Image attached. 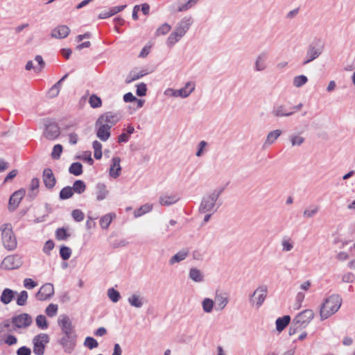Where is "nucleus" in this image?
Wrapping results in <instances>:
<instances>
[{
  "label": "nucleus",
  "mask_w": 355,
  "mask_h": 355,
  "mask_svg": "<svg viewBox=\"0 0 355 355\" xmlns=\"http://www.w3.org/2000/svg\"><path fill=\"white\" fill-rule=\"evenodd\" d=\"M224 191V188H218L205 196L200 202L198 211L200 213H215L220 207L221 202H218V198Z\"/></svg>",
  "instance_id": "nucleus-1"
},
{
  "label": "nucleus",
  "mask_w": 355,
  "mask_h": 355,
  "mask_svg": "<svg viewBox=\"0 0 355 355\" xmlns=\"http://www.w3.org/2000/svg\"><path fill=\"white\" fill-rule=\"evenodd\" d=\"M342 304V299L338 295H332L327 297L322 304L320 310L321 320H325L336 313Z\"/></svg>",
  "instance_id": "nucleus-2"
},
{
  "label": "nucleus",
  "mask_w": 355,
  "mask_h": 355,
  "mask_svg": "<svg viewBox=\"0 0 355 355\" xmlns=\"http://www.w3.org/2000/svg\"><path fill=\"white\" fill-rule=\"evenodd\" d=\"M324 48V44L321 39H314L308 46L306 56L302 62V65H306L317 59L322 53Z\"/></svg>",
  "instance_id": "nucleus-3"
},
{
  "label": "nucleus",
  "mask_w": 355,
  "mask_h": 355,
  "mask_svg": "<svg viewBox=\"0 0 355 355\" xmlns=\"http://www.w3.org/2000/svg\"><path fill=\"white\" fill-rule=\"evenodd\" d=\"M2 243L8 250H13L17 248V239L14 234L10 223H6L1 226Z\"/></svg>",
  "instance_id": "nucleus-4"
},
{
  "label": "nucleus",
  "mask_w": 355,
  "mask_h": 355,
  "mask_svg": "<svg viewBox=\"0 0 355 355\" xmlns=\"http://www.w3.org/2000/svg\"><path fill=\"white\" fill-rule=\"evenodd\" d=\"M195 83L193 82H188L184 87L180 89H174L168 88L164 91V95L173 97H188L195 89Z\"/></svg>",
  "instance_id": "nucleus-5"
},
{
  "label": "nucleus",
  "mask_w": 355,
  "mask_h": 355,
  "mask_svg": "<svg viewBox=\"0 0 355 355\" xmlns=\"http://www.w3.org/2000/svg\"><path fill=\"white\" fill-rule=\"evenodd\" d=\"M123 118V115L121 112H107L101 114L98 120V123H103L107 125L110 128L116 124Z\"/></svg>",
  "instance_id": "nucleus-6"
},
{
  "label": "nucleus",
  "mask_w": 355,
  "mask_h": 355,
  "mask_svg": "<svg viewBox=\"0 0 355 355\" xmlns=\"http://www.w3.org/2000/svg\"><path fill=\"white\" fill-rule=\"evenodd\" d=\"M268 290L265 286L258 287L250 296V303L259 309L263 303L267 296Z\"/></svg>",
  "instance_id": "nucleus-7"
},
{
  "label": "nucleus",
  "mask_w": 355,
  "mask_h": 355,
  "mask_svg": "<svg viewBox=\"0 0 355 355\" xmlns=\"http://www.w3.org/2000/svg\"><path fill=\"white\" fill-rule=\"evenodd\" d=\"M314 313L311 309H306L298 313L293 320L296 328H304L312 320Z\"/></svg>",
  "instance_id": "nucleus-8"
},
{
  "label": "nucleus",
  "mask_w": 355,
  "mask_h": 355,
  "mask_svg": "<svg viewBox=\"0 0 355 355\" xmlns=\"http://www.w3.org/2000/svg\"><path fill=\"white\" fill-rule=\"evenodd\" d=\"M49 342V337L46 334H40L33 338V352L36 355H43L45 345Z\"/></svg>",
  "instance_id": "nucleus-9"
},
{
  "label": "nucleus",
  "mask_w": 355,
  "mask_h": 355,
  "mask_svg": "<svg viewBox=\"0 0 355 355\" xmlns=\"http://www.w3.org/2000/svg\"><path fill=\"white\" fill-rule=\"evenodd\" d=\"M11 322L16 329H26L32 324L33 319L28 313H23L13 316Z\"/></svg>",
  "instance_id": "nucleus-10"
},
{
  "label": "nucleus",
  "mask_w": 355,
  "mask_h": 355,
  "mask_svg": "<svg viewBox=\"0 0 355 355\" xmlns=\"http://www.w3.org/2000/svg\"><path fill=\"white\" fill-rule=\"evenodd\" d=\"M58 323L64 336L76 335L72 322L67 315H60L58 319Z\"/></svg>",
  "instance_id": "nucleus-11"
},
{
  "label": "nucleus",
  "mask_w": 355,
  "mask_h": 355,
  "mask_svg": "<svg viewBox=\"0 0 355 355\" xmlns=\"http://www.w3.org/2000/svg\"><path fill=\"white\" fill-rule=\"evenodd\" d=\"M76 335L63 336L59 340V343L62 346L64 351L67 354H71L76 345Z\"/></svg>",
  "instance_id": "nucleus-12"
},
{
  "label": "nucleus",
  "mask_w": 355,
  "mask_h": 355,
  "mask_svg": "<svg viewBox=\"0 0 355 355\" xmlns=\"http://www.w3.org/2000/svg\"><path fill=\"white\" fill-rule=\"evenodd\" d=\"M53 294V285L51 283H46L42 286L38 292L35 294V297L40 301H44L50 299Z\"/></svg>",
  "instance_id": "nucleus-13"
},
{
  "label": "nucleus",
  "mask_w": 355,
  "mask_h": 355,
  "mask_svg": "<svg viewBox=\"0 0 355 355\" xmlns=\"http://www.w3.org/2000/svg\"><path fill=\"white\" fill-rule=\"evenodd\" d=\"M25 189H21L18 191H15L9 199L8 202V210L10 211H15L19 206L21 200L25 196Z\"/></svg>",
  "instance_id": "nucleus-14"
},
{
  "label": "nucleus",
  "mask_w": 355,
  "mask_h": 355,
  "mask_svg": "<svg viewBox=\"0 0 355 355\" xmlns=\"http://www.w3.org/2000/svg\"><path fill=\"white\" fill-rule=\"evenodd\" d=\"M268 53L265 51L260 53L256 58L254 64V71L260 72L268 68Z\"/></svg>",
  "instance_id": "nucleus-15"
},
{
  "label": "nucleus",
  "mask_w": 355,
  "mask_h": 355,
  "mask_svg": "<svg viewBox=\"0 0 355 355\" xmlns=\"http://www.w3.org/2000/svg\"><path fill=\"white\" fill-rule=\"evenodd\" d=\"M60 128L54 122H50L46 124L44 136L49 140H54L60 135Z\"/></svg>",
  "instance_id": "nucleus-16"
},
{
  "label": "nucleus",
  "mask_w": 355,
  "mask_h": 355,
  "mask_svg": "<svg viewBox=\"0 0 355 355\" xmlns=\"http://www.w3.org/2000/svg\"><path fill=\"white\" fill-rule=\"evenodd\" d=\"M271 113L274 116L279 118L291 116L295 112L291 111L290 108L284 104H276L273 106Z\"/></svg>",
  "instance_id": "nucleus-17"
},
{
  "label": "nucleus",
  "mask_w": 355,
  "mask_h": 355,
  "mask_svg": "<svg viewBox=\"0 0 355 355\" xmlns=\"http://www.w3.org/2000/svg\"><path fill=\"white\" fill-rule=\"evenodd\" d=\"M96 136L103 141H106L110 137V129L108 125L103 123H98L96 121Z\"/></svg>",
  "instance_id": "nucleus-18"
},
{
  "label": "nucleus",
  "mask_w": 355,
  "mask_h": 355,
  "mask_svg": "<svg viewBox=\"0 0 355 355\" xmlns=\"http://www.w3.org/2000/svg\"><path fill=\"white\" fill-rule=\"evenodd\" d=\"M193 23V17L191 16H186L178 23L175 30L184 35Z\"/></svg>",
  "instance_id": "nucleus-19"
},
{
  "label": "nucleus",
  "mask_w": 355,
  "mask_h": 355,
  "mask_svg": "<svg viewBox=\"0 0 355 355\" xmlns=\"http://www.w3.org/2000/svg\"><path fill=\"white\" fill-rule=\"evenodd\" d=\"M148 73H149V71L146 69H142L140 70H138L137 69H134L129 72L125 82L126 84H129L133 81H135L144 77Z\"/></svg>",
  "instance_id": "nucleus-20"
},
{
  "label": "nucleus",
  "mask_w": 355,
  "mask_h": 355,
  "mask_svg": "<svg viewBox=\"0 0 355 355\" xmlns=\"http://www.w3.org/2000/svg\"><path fill=\"white\" fill-rule=\"evenodd\" d=\"M43 182L48 189L54 187L56 180L51 168H46L43 171Z\"/></svg>",
  "instance_id": "nucleus-21"
},
{
  "label": "nucleus",
  "mask_w": 355,
  "mask_h": 355,
  "mask_svg": "<svg viewBox=\"0 0 355 355\" xmlns=\"http://www.w3.org/2000/svg\"><path fill=\"white\" fill-rule=\"evenodd\" d=\"M70 33L69 28L66 25H60L52 30L51 37L56 39L67 37Z\"/></svg>",
  "instance_id": "nucleus-22"
},
{
  "label": "nucleus",
  "mask_w": 355,
  "mask_h": 355,
  "mask_svg": "<svg viewBox=\"0 0 355 355\" xmlns=\"http://www.w3.org/2000/svg\"><path fill=\"white\" fill-rule=\"evenodd\" d=\"M121 159L119 157H114L112 159V164L110 168V175L114 178H118L121 171L120 165Z\"/></svg>",
  "instance_id": "nucleus-23"
},
{
  "label": "nucleus",
  "mask_w": 355,
  "mask_h": 355,
  "mask_svg": "<svg viewBox=\"0 0 355 355\" xmlns=\"http://www.w3.org/2000/svg\"><path fill=\"white\" fill-rule=\"evenodd\" d=\"M180 200L178 194L163 195L159 197V202L161 205L170 206L176 203Z\"/></svg>",
  "instance_id": "nucleus-24"
},
{
  "label": "nucleus",
  "mask_w": 355,
  "mask_h": 355,
  "mask_svg": "<svg viewBox=\"0 0 355 355\" xmlns=\"http://www.w3.org/2000/svg\"><path fill=\"white\" fill-rule=\"evenodd\" d=\"M229 300L225 293H216L215 296L214 302L216 305V309L218 311H221L225 309V307L228 304Z\"/></svg>",
  "instance_id": "nucleus-25"
},
{
  "label": "nucleus",
  "mask_w": 355,
  "mask_h": 355,
  "mask_svg": "<svg viewBox=\"0 0 355 355\" xmlns=\"http://www.w3.org/2000/svg\"><path fill=\"white\" fill-rule=\"evenodd\" d=\"M198 0H178V11H186L194 6Z\"/></svg>",
  "instance_id": "nucleus-26"
},
{
  "label": "nucleus",
  "mask_w": 355,
  "mask_h": 355,
  "mask_svg": "<svg viewBox=\"0 0 355 355\" xmlns=\"http://www.w3.org/2000/svg\"><path fill=\"white\" fill-rule=\"evenodd\" d=\"M16 258L14 256H8L3 260L1 267L6 270L17 268L19 265L15 263Z\"/></svg>",
  "instance_id": "nucleus-27"
},
{
  "label": "nucleus",
  "mask_w": 355,
  "mask_h": 355,
  "mask_svg": "<svg viewBox=\"0 0 355 355\" xmlns=\"http://www.w3.org/2000/svg\"><path fill=\"white\" fill-rule=\"evenodd\" d=\"M17 292L10 289L5 288L1 295V302L4 304H8L14 298Z\"/></svg>",
  "instance_id": "nucleus-28"
},
{
  "label": "nucleus",
  "mask_w": 355,
  "mask_h": 355,
  "mask_svg": "<svg viewBox=\"0 0 355 355\" xmlns=\"http://www.w3.org/2000/svg\"><path fill=\"white\" fill-rule=\"evenodd\" d=\"M183 36L184 35L182 33L175 29V31H173L168 37L166 40V45L171 48L174 46L175 44L179 42Z\"/></svg>",
  "instance_id": "nucleus-29"
},
{
  "label": "nucleus",
  "mask_w": 355,
  "mask_h": 355,
  "mask_svg": "<svg viewBox=\"0 0 355 355\" xmlns=\"http://www.w3.org/2000/svg\"><path fill=\"white\" fill-rule=\"evenodd\" d=\"M189 254L187 250H182L177 252L169 259V264L173 265L175 263H179L184 260Z\"/></svg>",
  "instance_id": "nucleus-30"
},
{
  "label": "nucleus",
  "mask_w": 355,
  "mask_h": 355,
  "mask_svg": "<svg viewBox=\"0 0 355 355\" xmlns=\"http://www.w3.org/2000/svg\"><path fill=\"white\" fill-rule=\"evenodd\" d=\"M282 133V130L278 129L270 131L267 135L264 146H270L272 144L279 138Z\"/></svg>",
  "instance_id": "nucleus-31"
},
{
  "label": "nucleus",
  "mask_w": 355,
  "mask_h": 355,
  "mask_svg": "<svg viewBox=\"0 0 355 355\" xmlns=\"http://www.w3.org/2000/svg\"><path fill=\"white\" fill-rule=\"evenodd\" d=\"M96 200L98 201H101V200H104L108 194V191L106 189V186L103 183H98L96 185Z\"/></svg>",
  "instance_id": "nucleus-32"
},
{
  "label": "nucleus",
  "mask_w": 355,
  "mask_h": 355,
  "mask_svg": "<svg viewBox=\"0 0 355 355\" xmlns=\"http://www.w3.org/2000/svg\"><path fill=\"white\" fill-rule=\"evenodd\" d=\"M291 321V317L289 315H284L281 318H278L276 320V329L278 331H283Z\"/></svg>",
  "instance_id": "nucleus-33"
},
{
  "label": "nucleus",
  "mask_w": 355,
  "mask_h": 355,
  "mask_svg": "<svg viewBox=\"0 0 355 355\" xmlns=\"http://www.w3.org/2000/svg\"><path fill=\"white\" fill-rule=\"evenodd\" d=\"M189 277L195 282H201L203 281L204 277L199 269L192 268L189 270Z\"/></svg>",
  "instance_id": "nucleus-34"
},
{
  "label": "nucleus",
  "mask_w": 355,
  "mask_h": 355,
  "mask_svg": "<svg viewBox=\"0 0 355 355\" xmlns=\"http://www.w3.org/2000/svg\"><path fill=\"white\" fill-rule=\"evenodd\" d=\"M115 217V214H107L104 215L100 218V225L103 229H107L113 219Z\"/></svg>",
  "instance_id": "nucleus-35"
},
{
  "label": "nucleus",
  "mask_w": 355,
  "mask_h": 355,
  "mask_svg": "<svg viewBox=\"0 0 355 355\" xmlns=\"http://www.w3.org/2000/svg\"><path fill=\"white\" fill-rule=\"evenodd\" d=\"M128 301L132 306L136 308H141L144 304L142 298H141L137 294H133L131 296H130L128 299Z\"/></svg>",
  "instance_id": "nucleus-36"
},
{
  "label": "nucleus",
  "mask_w": 355,
  "mask_h": 355,
  "mask_svg": "<svg viewBox=\"0 0 355 355\" xmlns=\"http://www.w3.org/2000/svg\"><path fill=\"white\" fill-rule=\"evenodd\" d=\"M153 209V205L145 204L139 207V209L134 211V216L135 218L140 217L144 214L150 212Z\"/></svg>",
  "instance_id": "nucleus-37"
},
{
  "label": "nucleus",
  "mask_w": 355,
  "mask_h": 355,
  "mask_svg": "<svg viewBox=\"0 0 355 355\" xmlns=\"http://www.w3.org/2000/svg\"><path fill=\"white\" fill-rule=\"evenodd\" d=\"M289 140L292 146H300L304 144L305 139L297 134H291L289 135Z\"/></svg>",
  "instance_id": "nucleus-38"
},
{
  "label": "nucleus",
  "mask_w": 355,
  "mask_h": 355,
  "mask_svg": "<svg viewBox=\"0 0 355 355\" xmlns=\"http://www.w3.org/2000/svg\"><path fill=\"white\" fill-rule=\"evenodd\" d=\"M69 172L74 175H80L83 173V165L80 162H74L71 164Z\"/></svg>",
  "instance_id": "nucleus-39"
},
{
  "label": "nucleus",
  "mask_w": 355,
  "mask_h": 355,
  "mask_svg": "<svg viewBox=\"0 0 355 355\" xmlns=\"http://www.w3.org/2000/svg\"><path fill=\"white\" fill-rule=\"evenodd\" d=\"M214 302L208 297L205 298L202 302V309L205 313H211L214 309Z\"/></svg>",
  "instance_id": "nucleus-40"
},
{
  "label": "nucleus",
  "mask_w": 355,
  "mask_h": 355,
  "mask_svg": "<svg viewBox=\"0 0 355 355\" xmlns=\"http://www.w3.org/2000/svg\"><path fill=\"white\" fill-rule=\"evenodd\" d=\"M283 252H289L293 250L294 242L291 238L284 237L282 241Z\"/></svg>",
  "instance_id": "nucleus-41"
},
{
  "label": "nucleus",
  "mask_w": 355,
  "mask_h": 355,
  "mask_svg": "<svg viewBox=\"0 0 355 355\" xmlns=\"http://www.w3.org/2000/svg\"><path fill=\"white\" fill-rule=\"evenodd\" d=\"M71 188L73 189V192L80 194L85 191L86 184L83 180H78L74 182L73 187Z\"/></svg>",
  "instance_id": "nucleus-42"
},
{
  "label": "nucleus",
  "mask_w": 355,
  "mask_h": 355,
  "mask_svg": "<svg viewBox=\"0 0 355 355\" xmlns=\"http://www.w3.org/2000/svg\"><path fill=\"white\" fill-rule=\"evenodd\" d=\"M308 82V78L304 75L294 77L293 84L295 87H301Z\"/></svg>",
  "instance_id": "nucleus-43"
},
{
  "label": "nucleus",
  "mask_w": 355,
  "mask_h": 355,
  "mask_svg": "<svg viewBox=\"0 0 355 355\" xmlns=\"http://www.w3.org/2000/svg\"><path fill=\"white\" fill-rule=\"evenodd\" d=\"M73 189L71 187H65L60 192V198L61 200H67L73 195Z\"/></svg>",
  "instance_id": "nucleus-44"
},
{
  "label": "nucleus",
  "mask_w": 355,
  "mask_h": 355,
  "mask_svg": "<svg viewBox=\"0 0 355 355\" xmlns=\"http://www.w3.org/2000/svg\"><path fill=\"white\" fill-rule=\"evenodd\" d=\"M36 325L40 329H46L48 328V322L46 318L43 315H38L35 319Z\"/></svg>",
  "instance_id": "nucleus-45"
},
{
  "label": "nucleus",
  "mask_w": 355,
  "mask_h": 355,
  "mask_svg": "<svg viewBox=\"0 0 355 355\" xmlns=\"http://www.w3.org/2000/svg\"><path fill=\"white\" fill-rule=\"evenodd\" d=\"M318 211L319 207L317 205H313L304 211L303 216L305 218H311L314 216Z\"/></svg>",
  "instance_id": "nucleus-46"
},
{
  "label": "nucleus",
  "mask_w": 355,
  "mask_h": 355,
  "mask_svg": "<svg viewBox=\"0 0 355 355\" xmlns=\"http://www.w3.org/2000/svg\"><path fill=\"white\" fill-rule=\"evenodd\" d=\"M84 346L89 349H92L98 346V343L93 337L87 336L85 340Z\"/></svg>",
  "instance_id": "nucleus-47"
},
{
  "label": "nucleus",
  "mask_w": 355,
  "mask_h": 355,
  "mask_svg": "<svg viewBox=\"0 0 355 355\" xmlns=\"http://www.w3.org/2000/svg\"><path fill=\"white\" fill-rule=\"evenodd\" d=\"M107 296L113 302L115 303L117 302L121 298L119 292L113 288H110L107 290Z\"/></svg>",
  "instance_id": "nucleus-48"
},
{
  "label": "nucleus",
  "mask_w": 355,
  "mask_h": 355,
  "mask_svg": "<svg viewBox=\"0 0 355 355\" xmlns=\"http://www.w3.org/2000/svg\"><path fill=\"white\" fill-rule=\"evenodd\" d=\"M72 251L70 248L62 245L60 249V255L63 260H68L71 255Z\"/></svg>",
  "instance_id": "nucleus-49"
},
{
  "label": "nucleus",
  "mask_w": 355,
  "mask_h": 355,
  "mask_svg": "<svg viewBox=\"0 0 355 355\" xmlns=\"http://www.w3.org/2000/svg\"><path fill=\"white\" fill-rule=\"evenodd\" d=\"M89 105L93 108L100 107L102 105L101 99L95 94H92L89 99Z\"/></svg>",
  "instance_id": "nucleus-50"
},
{
  "label": "nucleus",
  "mask_w": 355,
  "mask_h": 355,
  "mask_svg": "<svg viewBox=\"0 0 355 355\" xmlns=\"http://www.w3.org/2000/svg\"><path fill=\"white\" fill-rule=\"evenodd\" d=\"M171 28V27L168 24L164 23L157 29L155 35L157 36L164 35L170 31Z\"/></svg>",
  "instance_id": "nucleus-51"
},
{
  "label": "nucleus",
  "mask_w": 355,
  "mask_h": 355,
  "mask_svg": "<svg viewBox=\"0 0 355 355\" xmlns=\"http://www.w3.org/2000/svg\"><path fill=\"white\" fill-rule=\"evenodd\" d=\"M69 236V234L63 227L58 228L55 231V237L59 241L66 240Z\"/></svg>",
  "instance_id": "nucleus-52"
},
{
  "label": "nucleus",
  "mask_w": 355,
  "mask_h": 355,
  "mask_svg": "<svg viewBox=\"0 0 355 355\" xmlns=\"http://www.w3.org/2000/svg\"><path fill=\"white\" fill-rule=\"evenodd\" d=\"M28 293L26 291H22L17 296V304L19 306H24L28 300Z\"/></svg>",
  "instance_id": "nucleus-53"
},
{
  "label": "nucleus",
  "mask_w": 355,
  "mask_h": 355,
  "mask_svg": "<svg viewBox=\"0 0 355 355\" xmlns=\"http://www.w3.org/2000/svg\"><path fill=\"white\" fill-rule=\"evenodd\" d=\"M39 185V179L37 178H33L30 184V189L31 190V191L28 194L31 197L34 198L35 196L36 193L34 192V191L38 189Z\"/></svg>",
  "instance_id": "nucleus-54"
},
{
  "label": "nucleus",
  "mask_w": 355,
  "mask_h": 355,
  "mask_svg": "<svg viewBox=\"0 0 355 355\" xmlns=\"http://www.w3.org/2000/svg\"><path fill=\"white\" fill-rule=\"evenodd\" d=\"M62 146L60 144H56L53 146L51 157L53 159H58L60 157V155L62 152Z\"/></svg>",
  "instance_id": "nucleus-55"
},
{
  "label": "nucleus",
  "mask_w": 355,
  "mask_h": 355,
  "mask_svg": "<svg viewBox=\"0 0 355 355\" xmlns=\"http://www.w3.org/2000/svg\"><path fill=\"white\" fill-rule=\"evenodd\" d=\"M58 305L54 304H50L45 310L46 314L49 317H53L57 314Z\"/></svg>",
  "instance_id": "nucleus-56"
},
{
  "label": "nucleus",
  "mask_w": 355,
  "mask_h": 355,
  "mask_svg": "<svg viewBox=\"0 0 355 355\" xmlns=\"http://www.w3.org/2000/svg\"><path fill=\"white\" fill-rule=\"evenodd\" d=\"M3 341L5 344L11 346L17 343V338L13 335L8 334L3 336Z\"/></svg>",
  "instance_id": "nucleus-57"
},
{
  "label": "nucleus",
  "mask_w": 355,
  "mask_h": 355,
  "mask_svg": "<svg viewBox=\"0 0 355 355\" xmlns=\"http://www.w3.org/2000/svg\"><path fill=\"white\" fill-rule=\"evenodd\" d=\"M35 60L37 62L38 64V67H36L35 68V71L36 72H40L43 70V69L45 67V62L43 60V58L40 55H37L35 57Z\"/></svg>",
  "instance_id": "nucleus-58"
},
{
  "label": "nucleus",
  "mask_w": 355,
  "mask_h": 355,
  "mask_svg": "<svg viewBox=\"0 0 355 355\" xmlns=\"http://www.w3.org/2000/svg\"><path fill=\"white\" fill-rule=\"evenodd\" d=\"M147 87L144 83L137 85L136 94L138 96H144L146 95Z\"/></svg>",
  "instance_id": "nucleus-59"
},
{
  "label": "nucleus",
  "mask_w": 355,
  "mask_h": 355,
  "mask_svg": "<svg viewBox=\"0 0 355 355\" xmlns=\"http://www.w3.org/2000/svg\"><path fill=\"white\" fill-rule=\"evenodd\" d=\"M71 215L73 218L77 222H80L83 220L85 218L84 213L80 209L73 210Z\"/></svg>",
  "instance_id": "nucleus-60"
},
{
  "label": "nucleus",
  "mask_w": 355,
  "mask_h": 355,
  "mask_svg": "<svg viewBox=\"0 0 355 355\" xmlns=\"http://www.w3.org/2000/svg\"><path fill=\"white\" fill-rule=\"evenodd\" d=\"M54 243L52 240H48L43 248V251L44 253L49 254L50 252L54 248Z\"/></svg>",
  "instance_id": "nucleus-61"
},
{
  "label": "nucleus",
  "mask_w": 355,
  "mask_h": 355,
  "mask_svg": "<svg viewBox=\"0 0 355 355\" xmlns=\"http://www.w3.org/2000/svg\"><path fill=\"white\" fill-rule=\"evenodd\" d=\"M24 286L28 289H32L37 286V283L31 278H26L24 280Z\"/></svg>",
  "instance_id": "nucleus-62"
},
{
  "label": "nucleus",
  "mask_w": 355,
  "mask_h": 355,
  "mask_svg": "<svg viewBox=\"0 0 355 355\" xmlns=\"http://www.w3.org/2000/svg\"><path fill=\"white\" fill-rule=\"evenodd\" d=\"M31 349L25 346L19 347L17 351V355H31Z\"/></svg>",
  "instance_id": "nucleus-63"
},
{
  "label": "nucleus",
  "mask_w": 355,
  "mask_h": 355,
  "mask_svg": "<svg viewBox=\"0 0 355 355\" xmlns=\"http://www.w3.org/2000/svg\"><path fill=\"white\" fill-rule=\"evenodd\" d=\"M342 279L344 282L352 283L354 280V276L352 273L347 272L343 276Z\"/></svg>",
  "instance_id": "nucleus-64"
}]
</instances>
